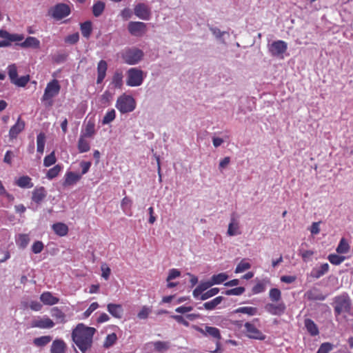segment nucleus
I'll list each match as a JSON object with an SVG mask.
<instances>
[{
	"label": "nucleus",
	"mask_w": 353,
	"mask_h": 353,
	"mask_svg": "<svg viewBox=\"0 0 353 353\" xmlns=\"http://www.w3.org/2000/svg\"><path fill=\"white\" fill-rule=\"evenodd\" d=\"M154 347V350L159 353L165 352L170 347V343L168 341H158L148 344Z\"/></svg>",
	"instance_id": "nucleus-27"
},
{
	"label": "nucleus",
	"mask_w": 353,
	"mask_h": 353,
	"mask_svg": "<svg viewBox=\"0 0 353 353\" xmlns=\"http://www.w3.org/2000/svg\"><path fill=\"white\" fill-rule=\"evenodd\" d=\"M329 265L327 263H323L319 268H314L311 272V276L315 279H319L329 270Z\"/></svg>",
	"instance_id": "nucleus-31"
},
{
	"label": "nucleus",
	"mask_w": 353,
	"mask_h": 353,
	"mask_svg": "<svg viewBox=\"0 0 353 353\" xmlns=\"http://www.w3.org/2000/svg\"><path fill=\"white\" fill-rule=\"evenodd\" d=\"M19 45L23 48H32L38 49L40 48V41L36 37H28L23 42L19 43Z\"/></svg>",
	"instance_id": "nucleus-26"
},
{
	"label": "nucleus",
	"mask_w": 353,
	"mask_h": 353,
	"mask_svg": "<svg viewBox=\"0 0 353 353\" xmlns=\"http://www.w3.org/2000/svg\"><path fill=\"white\" fill-rule=\"evenodd\" d=\"M43 248H44L43 243L40 241H37L32 245V251L34 254H39L42 252V250H43Z\"/></svg>",
	"instance_id": "nucleus-60"
},
{
	"label": "nucleus",
	"mask_w": 353,
	"mask_h": 353,
	"mask_svg": "<svg viewBox=\"0 0 353 353\" xmlns=\"http://www.w3.org/2000/svg\"><path fill=\"white\" fill-rule=\"evenodd\" d=\"M304 325L312 336H317L319 334L318 326L312 319H305L304 320Z\"/></svg>",
	"instance_id": "nucleus-29"
},
{
	"label": "nucleus",
	"mask_w": 353,
	"mask_h": 353,
	"mask_svg": "<svg viewBox=\"0 0 353 353\" xmlns=\"http://www.w3.org/2000/svg\"><path fill=\"white\" fill-rule=\"evenodd\" d=\"M219 292V289L217 288H212L207 292L203 293L200 296V299L202 301L206 300L210 297H212L217 294Z\"/></svg>",
	"instance_id": "nucleus-54"
},
{
	"label": "nucleus",
	"mask_w": 353,
	"mask_h": 353,
	"mask_svg": "<svg viewBox=\"0 0 353 353\" xmlns=\"http://www.w3.org/2000/svg\"><path fill=\"white\" fill-rule=\"evenodd\" d=\"M95 134V123L94 120L89 119L85 128L81 130V135L87 138L92 137Z\"/></svg>",
	"instance_id": "nucleus-24"
},
{
	"label": "nucleus",
	"mask_w": 353,
	"mask_h": 353,
	"mask_svg": "<svg viewBox=\"0 0 353 353\" xmlns=\"http://www.w3.org/2000/svg\"><path fill=\"white\" fill-rule=\"evenodd\" d=\"M351 309V300L347 293L337 296L334 299V311L336 315L348 313Z\"/></svg>",
	"instance_id": "nucleus-3"
},
{
	"label": "nucleus",
	"mask_w": 353,
	"mask_h": 353,
	"mask_svg": "<svg viewBox=\"0 0 353 353\" xmlns=\"http://www.w3.org/2000/svg\"><path fill=\"white\" fill-rule=\"evenodd\" d=\"M51 315L60 323H65V314L57 307H54L51 310Z\"/></svg>",
	"instance_id": "nucleus-43"
},
{
	"label": "nucleus",
	"mask_w": 353,
	"mask_h": 353,
	"mask_svg": "<svg viewBox=\"0 0 353 353\" xmlns=\"http://www.w3.org/2000/svg\"><path fill=\"white\" fill-rule=\"evenodd\" d=\"M134 14L141 19L148 20L151 15L150 8L143 3H139L134 8Z\"/></svg>",
	"instance_id": "nucleus-12"
},
{
	"label": "nucleus",
	"mask_w": 353,
	"mask_h": 353,
	"mask_svg": "<svg viewBox=\"0 0 353 353\" xmlns=\"http://www.w3.org/2000/svg\"><path fill=\"white\" fill-rule=\"evenodd\" d=\"M245 288L238 287L236 288L226 290L225 294L228 296H230V295L239 296V295L242 294L245 292Z\"/></svg>",
	"instance_id": "nucleus-58"
},
{
	"label": "nucleus",
	"mask_w": 353,
	"mask_h": 353,
	"mask_svg": "<svg viewBox=\"0 0 353 353\" xmlns=\"http://www.w3.org/2000/svg\"><path fill=\"white\" fill-rule=\"evenodd\" d=\"M123 61L129 65L138 63L143 57V52L141 50L132 48H126L121 53Z\"/></svg>",
	"instance_id": "nucleus-5"
},
{
	"label": "nucleus",
	"mask_w": 353,
	"mask_h": 353,
	"mask_svg": "<svg viewBox=\"0 0 353 353\" xmlns=\"http://www.w3.org/2000/svg\"><path fill=\"white\" fill-rule=\"evenodd\" d=\"M60 90L61 85L57 79H53L47 84L41 97V101L45 107L50 108L53 105V98L59 94Z\"/></svg>",
	"instance_id": "nucleus-2"
},
{
	"label": "nucleus",
	"mask_w": 353,
	"mask_h": 353,
	"mask_svg": "<svg viewBox=\"0 0 353 353\" xmlns=\"http://www.w3.org/2000/svg\"><path fill=\"white\" fill-rule=\"evenodd\" d=\"M304 296L308 301H323L326 298V296L323 294L321 291L316 288L307 290L305 293Z\"/></svg>",
	"instance_id": "nucleus-16"
},
{
	"label": "nucleus",
	"mask_w": 353,
	"mask_h": 353,
	"mask_svg": "<svg viewBox=\"0 0 353 353\" xmlns=\"http://www.w3.org/2000/svg\"><path fill=\"white\" fill-rule=\"evenodd\" d=\"M25 121H23L19 117L16 122V123L11 127L9 131V137L10 139L13 140L17 137L19 134H20L25 128Z\"/></svg>",
	"instance_id": "nucleus-14"
},
{
	"label": "nucleus",
	"mask_w": 353,
	"mask_h": 353,
	"mask_svg": "<svg viewBox=\"0 0 353 353\" xmlns=\"http://www.w3.org/2000/svg\"><path fill=\"white\" fill-rule=\"evenodd\" d=\"M41 301L48 305H53L59 303V299L54 296L50 292H45L40 296Z\"/></svg>",
	"instance_id": "nucleus-25"
},
{
	"label": "nucleus",
	"mask_w": 353,
	"mask_h": 353,
	"mask_svg": "<svg viewBox=\"0 0 353 353\" xmlns=\"http://www.w3.org/2000/svg\"><path fill=\"white\" fill-rule=\"evenodd\" d=\"M259 321V319H254L252 322H246L244 324L246 336L252 339L263 341L266 336L259 330L255 325L254 323Z\"/></svg>",
	"instance_id": "nucleus-8"
},
{
	"label": "nucleus",
	"mask_w": 353,
	"mask_h": 353,
	"mask_svg": "<svg viewBox=\"0 0 353 353\" xmlns=\"http://www.w3.org/2000/svg\"><path fill=\"white\" fill-rule=\"evenodd\" d=\"M30 80V78H29V76L27 75V76H22L19 78H17L12 83L17 85V86H19V87H24L27 83Z\"/></svg>",
	"instance_id": "nucleus-59"
},
{
	"label": "nucleus",
	"mask_w": 353,
	"mask_h": 353,
	"mask_svg": "<svg viewBox=\"0 0 353 353\" xmlns=\"http://www.w3.org/2000/svg\"><path fill=\"white\" fill-rule=\"evenodd\" d=\"M213 285L211 280L201 282L199 285L194 290L193 296L194 298L198 299L199 296H201L203 292L212 287Z\"/></svg>",
	"instance_id": "nucleus-30"
},
{
	"label": "nucleus",
	"mask_w": 353,
	"mask_h": 353,
	"mask_svg": "<svg viewBox=\"0 0 353 353\" xmlns=\"http://www.w3.org/2000/svg\"><path fill=\"white\" fill-rule=\"evenodd\" d=\"M251 268V265L250 263L247 262L245 259H243L241 262L237 265L235 269V273L243 272Z\"/></svg>",
	"instance_id": "nucleus-53"
},
{
	"label": "nucleus",
	"mask_w": 353,
	"mask_h": 353,
	"mask_svg": "<svg viewBox=\"0 0 353 353\" xmlns=\"http://www.w3.org/2000/svg\"><path fill=\"white\" fill-rule=\"evenodd\" d=\"M66 350L67 345L61 339L54 340L50 346V353H65Z\"/></svg>",
	"instance_id": "nucleus-19"
},
{
	"label": "nucleus",
	"mask_w": 353,
	"mask_h": 353,
	"mask_svg": "<svg viewBox=\"0 0 353 353\" xmlns=\"http://www.w3.org/2000/svg\"><path fill=\"white\" fill-rule=\"evenodd\" d=\"M0 37L5 40L0 41V48L8 47L13 41H21L24 39L23 34H10L5 30H0Z\"/></svg>",
	"instance_id": "nucleus-9"
},
{
	"label": "nucleus",
	"mask_w": 353,
	"mask_h": 353,
	"mask_svg": "<svg viewBox=\"0 0 353 353\" xmlns=\"http://www.w3.org/2000/svg\"><path fill=\"white\" fill-rule=\"evenodd\" d=\"M79 165L81 168V173L80 174H81L82 176L83 174H85L89 171L92 165V163L90 161H83L80 162Z\"/></svg>",
	"instance_id": "nucleus-63"
},
{
	"label": "nucleus",
	"mask_w": 353,
	"mask_h": 353,
	"mask_svg": "<svg viewBox=\"0 0 353 353\" xmlns=\"http://www.w3.org/2000/svg\"><path fill=\"white\" fill-rule=\"evenodd\" d=\"M107 70V62L104 60H101L97 65V84L101 83L103 82V81L105 78Z\"/></svg>",
	"instance_id": "nucleus-21"
},
{
	"label": "nucleus",
	"mask_w": 353,
	"mask_h": 353,
	"mask_svg": "<svg viewBox=\"0 0 353 353\" xmlns=\"http://www.w3.org/2000/svg\"><path fill=\"white\" fill-rule=\"evenodd\" d=\"M152 310L148 306L142 307L141 310L137 314V317L139 319H146L148 315L151 313Z\"/></svg>",
	"instance_id": "nucleus-55"
},
{
	"label": "nucleus",
	"mask_w": 353,
	"mask_h": 353,
	"mask_svg": "<svg viewBox=\"0 0 353 353\" xmlns=\"http://www.w3.org/2000/svg\"><path fill=\"white\" fill-rule=\"evenodd\" d=\"M234 312L247 314L249 316H254L258 314V309L254 307H241L235 310Z\"/></svg>",
	"instance_id": "nucleus-41"
},
{
	"label": "nucleus",
	"mask_w": 353,
	"mask_h": 353,
	"mask_svg": "<svg viewBox=\"0 0 353 353\" xmlns=\"http://www.w3.org/2000/svg\"><path fill=\"white\" fill-rule=\"evenodd\" d=\"M314 254V252L312 250H299V255L301 256L303 260L305 262H307L311 259V257Z\"/></svg>",
	"instance_id": "nucleus-61"
},
{
	"label": "nucleus",
	"mask_w": 353,
	"mask_h": 353,
	"mask_svg": "<svg viewBox=\"0 0 353 353\" xmlns=\"http://www.w3.org/2000/svg\"><path fill=\"white\" fill-rule=\"evenodd\" d=\"M30 238L28 234H21L19 235L17 243L22 248H25L29 243Z\"/></svg>",
	"instance_id": "nucleus-51"
},
{
	"label": "nucleus",
	"mask_w": 353,
	"mask_h": 353,
	"mask_svg": "<svg viewBox=\"0 0 353 353\" xmlns=\"http://www.w3.org/2000/svg\"><path fill=\"white\" fill-rule=\"evenodd\" d=\"M228 279V275L226 273H219L218 274H214L210 280L212 285L221 284L225 281Z\"/></svg>",
	"instance_id": "nucleus-44"
},
{
	"label": "nucleus",
	"mask_w": 353,
	"mask_h": 353,
	"mask_svg": "<svg viewBox=\"0 0 353 353\" xmlns=\"http://www.w3.org/2000/svg\"><path fill=\"white\" fill-rule=\"evenodd\" d=\"M62 168L63 166L61 165L57 164L54 165L52 168L48 170L46 177L48 179H53L59 175Z\"/></svg>",
	"instance_id": "nucleus-45"
},
{
	"label": "nucleus",
	"mask_w": 353,
	"mask_h": 353,
	"mask_svg": "<svg viewBox=\"0 0 353 353\" xmlns=\"http://www.w3.org/2000/svg\"><path fill=\"white\" fill-rule=\"evenodd\" d=\"M52 340V337L50 335L42 336L40 337L34 338L33 339V344L39 347L46 346Z\"/></svg>",
	"instance_id": "nucleus-33"
},
{
	"label": "nucleus",
	"mask_w": 353,
	"mask_h": 353,
	"mask_svg": "<svg viewBox=\"0 0 353 353\" xmlns=\"http://www.w3.org/2000/svg\"><path fill=\"white\" fill-rule=\"evenodd\" d=\"M95 332V328L87 327L83 323L78 324L73 330L72 340L82 352H85L91 347Z\"/></svg>",
	"instance_id": "nucleus-1"
},
{
	"label": "nucleus",
	"mask_w": 353,
	"mask_h": 353,
	"mask_svg": "<svg viewBox=\"0 0 353 353\" xmlns=\"http://www.w3.org/2000/svg\"><path fill=\"white\" fill-rule=\"evenodd\" d=\"M8 75L10 79V81L12 83L17 78L18 74H17V70L15 65H10L8 68Z\"/></svg>",
	"instance_id": "nucleus-57"
},
{
	"label": "nucleus",
	"mask_w": 353,
	"mask_h": 353,
	"mask_svg": "<svg viewBox=\"0 0 353 353\" xmlns=\"http://www.w3.org/2000/svg\"><path fill=\"white\" fill-rule=\"evenodd\" d=\"M128 30L132 36L141 37L146 32V24L140 21H131L128 23Z\"/></svg>",
	"instance_id": "nucleus-11"
},
{
	"label": "nucleus",
	"mask_w": 353,
	"mask_h": 353,
	"mask_svg": "<svg viewBox=\"0 0 353 353\" xmlns=\"http://www.w3.org/2000/svg\"><path fill=\"white\" fill-rule=\"evenodd\" d=\"M333 349V345L330 343H322L316 353H329Z\"/></svg>",
	"instance_id": "nucleus-56"
},
{
	"label": "nucleus",
	"mask_w": 353,
	"mask_h": 353,
	"mask_svg": "<svg viewBox=\"0 0 353 353\" xmlns=\"http://www.w3.org/2000/svg\"><path fill=\"white\" fill-rule=\"evenodd\" d=\"M117 336L114 333H112L108 334L103 343V347L105 348H109L112 346L117 341Z\"/></svg>",
	"instance_id": "nucleus-48"
},
{
	"label": "nucleus",
	"mask_w": 353,
	"mask_h": 353,
	"mask_svg": "<svg viewBox=\"0 0 353 353\" xmlns=\"http://www.w3.org/2000/svg\"><path fill=\"white\" fill-rule=\"evenodd\" d=\"M46 143V135L43 132H40L37 137V150L39 153L43 154L44 151Z\"/></svg>",
	"instance_id": "nucleus-40"
},
{
	"label": "nucleus",
	"mask_w": 353,
	"mask_h": 353,
	"mask_svg": "<svg viewBox=\"0 0 353 353\" xmlns=\"http://www.w3.org/2000/svg\"><path fill=\"white\" fill-rule=\"evenodd\" d=\"M79 39V34L78 32H75L74 34L68 35L65 39V41L66 43H70V44H74L76 43Z\"/></svg>",
	"instance_id": "nucleus-64"
},
{
	"label": "nucleus",
	"mask_w": 353,
	"mask_h": 353,
	"mask_svg": "<svg viewBox=\"0 0 353 353\" xmlns=\"http://www.w3.org/2000/svg\"><path fill=\"white\" fill-rule=\"evenodd\" d=\"M99 304L97 302L92 303L90 307L83 312V315L84 318H88L90 314L99 307Z\"/></svg>",
	"instance_id": "nucleus-62"
},
{
	"label": "nucleus",
	"mask_w": 353,
	"mask_h": 353,
	"mask_svg": "<svg viewBox=\"0 0 353 353\" xmlns=\"http://www.w3.org/2000/svg\"><path fill=\"white\" fill-rule=\"evenodd\" d=\"M265 309L272 315L280 316L285 312L286 307L283 302H281L278 304L268 303L265 305Z\"/></svg>",
	"instance_id": "nucleus-13"
},
{
	"label": "nucleus",
	"mask_w": 353,
	"mask_h": 353,
	"mask_svg": "<svg viewBox=\"0 0 353 353\" xmlns=\"http://www.w3.org/2000/svg\"><path fill=\"white\" fill-rule=\"evenodd\" d=\"M107 310L112 316L117 319H121L123 314V307L120 304L109 303L107 305Z\"/></svg>",
	"instance_id": "nucleus-23"
},
{
	"label": "nucleus",
	"mask_w": 353,
	"mask_h": 353,
	"mask_svg": "<svg viewBox=\"0 0 353 353\" xmlns=\"http://www.w3.org/2000/svg\"><path fill=\"white\" fill-rule=\"evenodd\" d=\"M345 256H340L336 254H331L328 255L327 259L329 261L335 265H339L345 260Z\"/></svg>",
	"instance_id": "nucleus-46"
},
{
	"label": "nucleus",
	"mask_w": 353,
	"mask_h": 353,
	"mask_svg": "<svg viewBox=\"0 0 353 353\" xmlns=\"http://www.w3.org/2000/svg\"><path fill=\"white\" fill-rule=\"evenodd\" d=\"M47 196V191L44 187L36 188L32 193V201L37 205H40L41 202L46 199Z\"/></svg>",
	"instance_id": "nucleus-17"
},
{
	"label": "nucleus",
	"mask_w": 353,
	"mask_h": 353,
	"mask_svg": "<svg viewBox=\"0 0 353 353\" xmlns=\"http://www.w3.org/2000/svg\"><path fill=\"white\" fill-rule=\"evenodd\" d=\"M132 200L128 197V196H125L122 201H121V209L123 211V212L127 214V215H129L130 216L131 215V205H132Z\"/></svg>",
	"instance_id": "nucleus-37"
},
{
	"label": "nucleus",
	"mask_w": 353,
	"mask_h": 353,
	"mask_svg": "<svg viewBox=\"0 0 353 353\" xmlns=\"http://www.w3.org/2000/svg\"><path fill=\"white\" fill-rule=\"evenodd\" d=\"M269 297L272 301L277 302L281 299V292L278 288H272L269 292Z\"/></svg>",
	"instance_id": "nucleus-50"
},
{
	"label": "nucleus",
	"mask_w": 353,
	"mask_h": 353,
	"mask_svg": "<svg viewBox=\"0 0 353 353\" xmlns=\"http://www.w3.org/2000/svg\"><path fill=\"white\" fill-rule=\"evenodd\" d=\"M241 233L239 221L235 217L234 214H232L230 217V222L228 225L227 234L232 236L240 234Z\"/></svg>",
	"instance_id": "nucleus-18"
},
{
	"label": "nucleus",
	"mask_w": 353,
	"mask_h": 353,
	"mask_svg": "<svg viewBox=\"0 0 353 353\" xmlns=\"http://www.w3.org/2000/svg\"><path fill=\"white\" fill-rule=\"evenodd\" d=\"M92 23L90 21H87L81 24V31L82 35L85 38H89L92 33Z\"/></svg>",
	"instance_id": "nucleus-38"
},
{
	"label": "nucleus",
	"mask_w": 353,
	"mask_h": 353,
	"mask_svg": "<svg viewBox=\"0 0 353 353\" xmlns=\"http://www.w3.org/2000/svg\"><path fill=\"white\" fill-rule=\"evenodd\" d=\"M57 158L55 152L52 151L50 154L47 155L43 160V165L45 167H50L56 163Z\"/></svg>",
	"instance_id": "nucleus-52"
},
{
	"label": "nucleus",
	"mask_w": 353,
	"mask_h": 353,
	"mask_svg": "<svg viewBox=\"0 0 353 353\" xmlns=\"http://www.w3.org/2000/svg\"><path fill=\"white\" fill-rule=\"evenodd\" d=\"M54 232L60 236H65L68 232V228L65 223H57L52 225Z\"/></svg>",
	"instance_id": "nucleus-32"
},
{
	"label": "nucleus",
	"mask_w": 353,
	"mask_h": 353,
	"mask_svg": "<svg viewBox=\"0 0 353 353\" xmlns=\"http://www.w3.org/2000/svg\"><path fill=\"white\" fill-rule=\"evenodd\" d=\"M81 179V174L74 172H67L64 176L63 186H70L77 183Z\"/></svg>",
	"instance_id": "nucleus-20"
},
{
	"label": "nucleus",
	"mask_w": 353,
	"mask_h": 353,
	"mask_svg": "<svg viewBox=\"0 0 353 353\" xmlns=\"http://www.w3.org/2000/svg\"><path fill=\"white\" fill-rule=\"evenodd\" d=\"M54 322L48 316H43L38 319H35L32 322V327H39L41 329H49L53 327Z\"/></svg>",
	"instance_id": "nucleus-15"
},
{
	"label": "nucleus",
	"mask_w": 353,
	"mask_h": 353,
	"mask_svg": "<svg viewBox=\"0 0 353 353\" xmlns=\"http://www.w3.org/2000/svg\"><path fill=\"white\" fill-rule=\"evenodd\" d=\"M85 137L80 135L78 141V150L79 152L83 153L87 152L90 149V143L85 139Z\"/></svg>",
	"instance_id": "nucleus-36"
},
{
	"label": "nucleus",
	"mask_w": 353,
	"mask_h": 353,
	"mask_svg": "<svg viewBox=\"0 0 353 353\" xmlns=\"http://www.w3.org/2000/svg\"><path fill=\"white\" fill-rule=\"evenodd\" d=\"M71 10L68 5L63 3H59L50 8L48 11L49 15L54 19L59 21L70 14Z\"/></svg>",
	"instance_id": "nucleus-7"
},
{
	"label": "nucleus",
	"mask_w": 353,
	"mask_h": 353,
	"mask_svg": "<svg viewBox=\"0 0 353 353\" xmlns=\"http://www.w3.org/2000/svg\"><path fill=\"white\" fill-rule=\"evenodd\" d=\"M198 330L205 336H210L219 341L221 339L220 331L218 328L211 326H205V328H198Z\"/></svg>",
	"instance_id": "nucleus-22"
},
{
	"label": "nucleus",
	"mask_w": 353,
	"mask_h": 353,
	"mask_svg": "<svg viewBox=\"0 0 353 353\" xmlns=\"http://www.w3.org/2000/svg\"><path fill=\"white\" fill-rule=\"evenodd\" d=\"M350 250V245L347 241L342 238L336 249V251L339 254H346Z\"/></svg>",
	"instance_id": "nucleus-42"
},
{
	"label": "nucleus",
	"mask_w": 353,
	"mask_h": 353,
	"mask_svg": "<svg viewBox=\"0 0 353 353\" xmlns=\"http://www.w3.org/2000/svg\"><path fill=\"white\" fill-rule=\"evenodd\" d=\"M105 4L101 1H97L92 6V14L94 17H99L105 10Z\"/></svg>",
	"instance_id": "nucleus-35"
},
{
	"label": "nucleus",
	"mask_w": 353,
	"mask_h": 353,
	"mask_svg": "<svg viewBox=\"0 0 353 353\" xmlns=\"http://www.w3.org/2000/svg\"><path fill=\"white\" fill-rule=\"evenodd\" d=\"M210 30L216 39L221 40L223 43H225L223 37L225 34L229 35L228 32L225 31H221L219 28L216 27H210Z\"/></svg>",
	"instance_id": "nucleus-47"
},
{
	"label": "nucleus",
	"mask_w": 353,
	"mask_h": 353,
	"mask_svg": "<svg viewBox=\"0 0 353 353\" xmlns=\"http://www.w3.org/2000/svg\"><path fill=\"white\" fill-rule=\"evenodd\" d=\"M116 108L123 114L132 112L136 108L134 98L130 95H122L117 99Z\"/></svg>",
	"instance_id": "nucleus-6"
},
{
	"label": "nucleus",
	"mask_w": 353,
	"mask_h": 353,
	"mask_svg": "<svg viewBox=\"0 0 353 353\" xmlns=\"http://www.w3.org/2000/svg\"><path fill=\"white\" fill-rule=\"evenodd\" d=\"M123 74L120 70H116L113 74L110 85H112L114 88L121 89L123 86Z\"/></svg>",
	"instance_id": "nucleus-28"
},
{
	"label": "nucleus",
	"mask_w": 353,
	"mask_h": 353,
	"mask_svg": "<svg viewBox=\"0 0 353 353\" xmlns=\"http://www.w3.org/2000/svg\"><path fill=\"white\" fill-rule=\"evenodd\" d=\"M32 179L28 176H23L18 179L16 184L23 188H30L33 187V183L31 182Z\"/></svg>",
	"instance_id": "nucleus-34"
},
{
	"label": "nucleus",
	"mask_w": 353,
	"mask_h": 353,
	"mask_svg": "<svg viewBox=\"0 0 353 353\" xmlns=\"http://www.w3.org/2000/svg\"><path fill=\"white\" fill-rule=\"evenodd\" d=\"M223 299V296H217L215 299H212V301L205 302L203 304V307L205 310H212L222 302Z\"/></svg>",
	"instance_id": "nucleus-39"
},
{
	"label": "nucleus",
	"mask_w": 353,
	"mask_h": 353,
	"mask_svg": "<svg viewBox=\"0 0 353 353\" xmlns=\"http://www.w3.org/2000/svg\"><path fill=\"white\" fill-rule=\"evenodd\" d=\"M268 51L272 57H283V54L287 50V43L281 40L273 41L268 46Z\"/></svg>",
	"instance_id": "nucleus-10"
},
{
	"label": "nucleus",
	"mask_w": 353,
	"mask_h": 353,
	"mask_svg": "<svg viewBox=\"0 0 353 353\" xmlns=\"http://www.w3.org/2000/svg\"><path fill=\"white\" fill-rule=\"evenodd\" d=\"M115 117H116V112L114 109H112V110L108 111L103 118L102 123L103 125H106V124L111 123L112 121H114V119H115Z\"/></svg>",
	"instance_id": "nucleus-49"
},
{
	"label": "nucleus",
	"mask_w": 353,
	"mask_h": 353,
	"mask_svg": "<svg viewBox=\"0 0 353 353\" xmlns=\"http://www.w3.org/2000/svg\"><path fill=\"white\" fill-rule=\"evenodd\" d=\"M146 74L138 68H131L127 71L126 84L130 87L140 86Z\"/></svg>",
	"instance_id": "nucleus-4"
}]
</instances>
